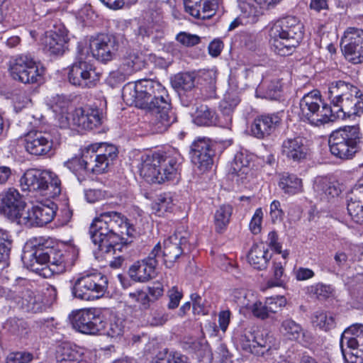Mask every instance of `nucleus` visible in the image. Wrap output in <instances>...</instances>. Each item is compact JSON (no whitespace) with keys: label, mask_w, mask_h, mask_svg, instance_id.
Masks as SVG:
<instances>
[{"label":"nucleus","mask_w":363,"mask_h":363,"mask_svg":"<svg viewBox=\"0 0 363 363\" xmlns=\"http://www.w3.org/2000/svg\"><path fill=\"white\" fill-rule=\"evenodd\" d=\"M57 206L51 201L48 203H40L24 212L20 219V225L27 227L43 226L50 223L56 214Z\"/></svg>","instance_id":"412c9836"},{"label":"nucleus","mask_w":363,"mask_h":363,"mask_svg":"<svg viewBox=\"0 0 363 363\" xmlns=\"http://www.w3.org/2000/svg\"><path fill=\"white\" fill-rule=\"evenodd\" d=\"M162 2L159 1H150L148 6V10L145 13V18L147 21H151L154 23H159L162 19Z\"/></svg>","instance_id":"de8ad7c7"},{"label":"nucleus","mask_w":363,"mask_h":363,"mask_svg":"<svg viewBox=\"0 0 363 363\" xmlns=\"http://www.w3.org/2000/svg\"><path fill=\"white\" fill-rule=\"evenodd\" d=\"M78 51L79 49H84L86 58L91 55L101 62H107L113 58V42L108 35L101 33L95 36H91L89 40V46H82L78 45Z\"/></svg>","instance_id":"aec40b11"},{"label":"nucleus","mask_w":363,"mask_h":363,"mask_svg":"<svg viewBox=\"0 0 363 363\" xmlns=\"http://www.w3.org/2000/svg\"><path fill=\"white\" fill-rule=\"evenodd\" d=\"M60 33L57 31H50L43 40L44 49L50 55H62L67 49V36L65 31L59 30Z\"/></svg>","instance_id":"7c9ffc66"},{"label":"nucleus","mask_w":363,"mask_h":363,"mask_svg":"<svg viewBox=\"0 0 363 363\" xmlns=\"http://www.w3.org/2000/svg\"><path fill=\"white\" fill-rule=\"evenodd\" d=\"M69 319L72 328L83 334L94 335L105 328L99 311L94 308L72 311Z\"/></svg>","instance_id":"2eb2a0df"},{"label":"nucleus","mask_w":363,"mask_h":363,"mask_svg":"<svg viewBox=\"0 0 363 363\" xmlns=\"http://www.w3.org/2000/svg\"><path fill=\"white\" fill-rule=\"evenodd\" d=\"M253 315L260 319H266L269 316V313L266 307V303L260 301L255 302L252 308Z\"/></svg>","instance_id":"0e129e2a"},{"label":"nucleus","mask_w":363,"mask_h":363,"mask_svg":"<svg viewBox=\"0 0 363 363\" xmlns=\"http://www.w3.org/2000/svg\"><path fill=\"white\" fill-rule=\"evenodd\" d=\"M18 305L27 312L38 313L45 309L41 296L27 288H22Z\"/></svg>","instance_id":"2f4dec72"},{"label":"nucleus","mask_w":363,"mask_h":363,"mask_svg":"<svg viewBox=\"0 0 363 363\" xmlns=\"http://www.w3.org/2000/svg\"><path fill=\"white\" fill-rule=\"evenodd\" d=\"M273 277L268 281L270 287L281 286L284 283V267L281 262H274L272 266Z\"/></svg>","instance_id":"8fccbe9b"},{"label":"nucleus","mask_w":363,"mask_h":363,"mask_svg":"<svg viewBox=\"0 0 363 363\" xmlns=\"http://www.w3.org/2000/svg\"><path fill=\"white\" fill-rule=\"evenodd\" d=\"M335 264L333 265L334 272H340L350 266L347 255L342 251H337L334 255Z\"/></svg>","instance_id":"864d4df0"},{"label":"nucleus","mask_w":363,"mask_h":363,"mask_svg":"<svg viewBox=\"0 0 363 363\" xmlns=\"http://www.w3.org/2000/svg\"><path fill=\"white\" fill-rule=\"evenodd\" d=\"M111 211L101 213L91 223L89 234L92 242L98 245L101 254L106 256L113 250V223Z\"/></svg>","instance_id":"ddd939ff"},{"label":"nucleus","mask_w":363,"mask_h":363,"mask_svg":"<svg viewBox=\"0 0 363 363\" xmlns=\"http://www.w3.org/2000/svg\"><path fill=\"white\" fill-rule=\"evenodd\" d=\"M340 348L345 363H362L363 361V325L355 324L342 333Z\"/></svg>","instance_id":"4468645a"},{"label":"nucleus","mask_w":363,"mask_h":363,"mask_svg":"<svg viewBox=\"0 0 363 363\" xmlns=\"http://www.w3.org/2000/svg\"><path fill=\"white\" fill-rule=\"evenodd\" d=\"M250 161L247 155L242 152H238L235 155L234 160L231 164L229 173L241 177L247 175L250 172Z\"/></svg>","instance_id":"a19ab883"},{"label":"nucleus","mask_w":363,"mask_h":363,"mask_svg":"<svg viewBox=\"0 0 363 363\" xmlns=\"http://www.w3.org/2000/svg\"><path fill=\"white\" fill-rule=\"evenodd\" d=\"M100 111L97 108L81 107L72 114V124L82 130H93L101 124Z\"/></svg>","instance_id":"a878e982"},{"label":"nucleus","mask_w":363,"mask_h":363,"mask_svg":"<svg viewBox=\"0 0 363 363\" xmlns=\"http://www.w3.org/2000/svg\"><path fill=\"white\" fill-rule=\"evenodd\" d=\"M281 0H238V7L244 14L257 21L260 13L259 8L269 9L278 4Z\"/></svg>","instance_id":"c85d7f7f"},{"label":"nucleus","mask_w":363,"mask_h":363,"mask_svg":"<svg viewBox=\"0 0 363 363\" xmlns=\"http://www.w3.org/2000/svg\"><path fill=\"white\" fill-rule=\"evenodd\" d=\"M304 26L297 17L286 16L276 21L269 31L272 50L281 56L291 55L302 41Z\"/></svg>","instance_id":"20e7f679"},{"label":"nucleus","mask_w":363,"mask_h":363,"mask_svg":"<svg viewBox=\"0 0 363 363\" xmlns=\"http://www.w3.org/2000/svg\"><path fill=\"white\" fill-rule=\"evenodd\" d=\"M156 267L143 260L135 263L129 269L130 277L136 281L145 282L155 277Z\"/></svg>","instance_id":"e433bc0d"},{"label":"nucleus","mask_w":363,"mask_h":363,"mask_svg":"<svg viewBox=\"0 0 363 363\" xmlns=\"http://www.w3.org/2000/svg\"><path fill=\"white\" fill-rule=\"evenodd\" d=\"M345 58L353 64L363 62V30L350 27L341 40Z\"/></svg>","instance_id":"a211bd4d"},{"label":"nucleus","mask_w":363,"mask_h":363,"mask_svg":"<svg viewBox=\"0 0 363 363\" xmlns=\"http://www.w3.org/2000/svg\"><path fill=\"white\" fill-rule=\"evenodd\" d=\"M34 359L33 354L26 351L10 353L6 357V363H29Z\"/></svg>","instance_id":"3c124183"},{"label":"nucleus","mask_w":363,"mask_h":363,"mask_svg":"<svg viewBox=\"0 0 363 363\" xmlns=\"http://www.w3.org/2000/svg\"><path fill=\"white\" fill-rule=\"evenodd\" d=\"M22 288V286H13L11 289L1 287L0 288V296L5 297L6 299L12 300L18 304V299L21 296Z\"/></svg>","instance_id":"13d9d810"},{"label":"nucleus","mask_w":363,"mask_h":363,"mask_svg":"<svg viewBox=\"0 0 363 363\" xmlns=\"http://www.w3.org/2000/svg\"><path fill=\"white\" fill-rule=\"evenodd\" d=\"M173 207L172 201L170 197L160 196L157 202L153 205V209L156 211L158 216H162L166 212L172 211Z\"/></svg>","instance_id":"603ef678"},{"label":"nucleus","mask_w":363,"mask_h":363,"mask_svg":"<svg viewBox=\"0 0 363 363\" xmlns=\"http://www.w3.org/2000/svg\"><path fill=\"white\" fill-rule=\"evenodd\" d=\"M274 338L267 332H262L260 334L257 333L256 335L252 333L245 334L242 338V341H245L244 348H251L255 347H267L269 349L273 342Z\"/></svg>","instance_id":"4c0bfd02"},{"label":"nucleus","mask_w":363,"mask_h":363,"mask_svg":"<svg viewBox=\"0 0 363 363\" xmlns=\"http://www.w3.org/2000/svg\"><path fill=\"white\" fill-rule=\"evenodd\" d=\"M279 330L281 334L288 340H297L302 335L304 345L312 342L311 335L304 333L301 325L291 318L284 320L281 323Z\"/></svg>","instance_id":"c756f323"},{"label":"nucleus","mask_w":363,"mask_h":363,"mask_svg":"<svg viewBox=\"0 0 363 363\" xmlns=\"http://www.w3.org/2000/svg\"><path fill=\"white\" fill-rule=\"evenodd\" d=\"M122 99L128 106L147 110L146 118L152 133H162L177 121L171 111L167 91L159 82L141 79L127 83Z\"/></svg>","instance_id":"f257e3e1"},{"label":"nucleus","mask_w":363,"mask_h":363,"mask_svg":"<svg viewBox=\"0 0 363 363\" xmlns=\"http://www.w3.org/2000/svg\"><path fill=\"white\" fill-rule=\"evenodd\" d=\"M281 118L278 114H267L257 116L251 126L252 135L262 139L270 135L279 126Z\"/></svg>","instance_id":"bb28decb"},{"label":"nucleus","mask_w":363,"mask_h":363,"mask_svg":"<svg viewBox=\"0 0 363 363\" xmlns=\"http://www.w3.org/2000/svg\"><path fill=\"white\" fill-rule=\"evenodd\" d=\"M279 189L289 196H293L303 191V182L296 174L283 172L279 174L278 182Z\"/></svg>","instance_id":"f704fd0d"},{"label":"nucleus","mask_w":363,"mask_h":363,"mask_svg":"<svg viewBox=\"0 0 363 363\" xmlns=\"http://www.w3.org/2000/svg\"><path fill=\"white\" fill-rule=\"evenodd\" d=\"M191 300L192 301L193 313L195 315H205L206 309L202 302V298L198 294H192L191 295Z\"/></svg>","instance_id":"680f3d73"},{"label":"nucleus","mask_w":363,"mask_h":363,"mask_svg":"<svg viewBox=\"0 0 363 363\" xmlns=\"http://www.w3.org/2000/svg\"><path fill=\"white\" fill-rule=\"evenodd\" d=\"M160 252L161 245L159 242L153 247L148 257L143 260L148 263L150 265L156 267L158 264L157 257L160 256Z\"/></svg>","instance_id":"774afa93"},{"label":"nucleus","mask_w":363,"mask_h":363,"mask_svg":"<svg viewBox=\"0 0 363 363\" xmlns=\"http://www.w3.org/2000/svg\"><path fill=\"white\" fill-rule=\"evenodd\" d=\"M78 352L68 346H59L56 350L57 363L77 362L79 363Z\"/></svg>","instance_id":"49530a36"},{"label":"nucleus","mask_w":363,"mask_h":363,"mask_svg":"<svg viewBox=\"0 0 363 363\" xmlns=\"http://www.w3.org/2000/svg\"><path fill=\"white\" fill-rule=\"evenodd\" d=\"M28 324L23 320L10 318L4 324V329L12 335L22 337L27 333Z\"/></svg>","instance_id":"37998d69"},{"label":"nucleus","mask_w":363,"mask_h":363,"mask_svg":"<svg viewBox=\"0 0 363 363\" xmlns=\"http://www.w3.org/2000/svg\"><path fill=\"white\" fill-rule=\"evenodd\" d=\"M107 286V277L100 272H94L78 278L72 288V294L74 298L92 301L101 298Z\"/></svg>","instance_id":"9b49d317"},{"label":"nucleus","mask_w":363,"mask_h":363,"mask_svg":"<svg viewBox=\"0 0 363 363\" xmlns=\"http://www.w3.org/2000/svg\"><path fill=\"white\" fill-rule=\"evenodd\" d=\"M135 233L132 220L121 213L115 211V252H122L133 242Z\"/></svg>","instance_id":"b1692460"},{"label":"nucleus","mask_w":363,"mask_h":363,"mask_svg":"<svg viewBox=\"0 0 363 363\" xmlns=\"http://www.w3.org/2000/svg\"><path fill=\"white\" fill-rule=\"evenodd\" d=\"M193 122L199 126H216L219 125L218 116L213 108L206 105L196 108L192 115Z\"/></svg>","instance_id":"c9c22d12"},{"label":"nucleus","mask_w":363,"mask_h":363,"mask_svg":"<svg viewBox=\"0 0 363 363\" xmlns=\"http://www.w3.org/2000/svg\"><path fill=\"white\" fill-rule=\"evenodd\" d=\"M294 275L296 280L306 281L313 278L315 272L309 268L300 267L294 271Z\"/></svg>","instance_id":"338daca9"},{"label":"nucleus","mask_w":363,"mask_h":363,"mask_svg":"<svg viewBox=\"0 0 363 363\" xmlns=\"http://www.w3.org/2000/svg\"><path fill=\"white\" fill-rule=\"evenodd\" d=\"M11 75L13 79L24 84L38 82L43 73L33 59L28 55L17 56L10 67Z\"/></svg>","instance_id":"dca6fc26"},{"label":"nucleus","mask_w":363,"mask_h":363,"mask_svg":"<svg viewBox=\"0 0 363 363\" xmlns=\"http://www.w3.org/2000/svg\"><path fill=\"white\" fill-rule=\"evenodd\" d=\"M280 154L289 162L298 164L304 162L308 155L306 139L301 136L285 138L280 146Z\"/></svg>","instance_id":"4be33fe9"},{"label":"nucleus","mask_w":363,"mask_h":363,"mask_svg":"<svg viewBox=\"0 0 363 363\" xmlns=\"http://www.w3.org/2000/svg\"><path fill=\"white\" fill-rule=\"evenodd\" d=\"M328 144L333 155L342 160H350L360 151L363 134L358 125H346L332 132Z\"/></svg>","instance_id":"0eeeda50"},{"label":"nucleus","mask_w":363,"mask_h":363,"mask_svg":"<svg viewBox=\"0 0 363 363\" xmlns=\"http://www.w3.org/2000/svg\"><path fill=\"white\" fill-rule=\"evenodd\" d=\"M266 307L270 313H276L285 306L286 300L282 296L269 297L265 301Z\"/></svg>","instance_id":"5fc2aeb1"},{"label":"nucleus","mask_w":363,"mask_h":363,"mask_svg":"<svg viewBox=\"0 0 363 363\" xmlns=\"http://www.w3.org/2000/svg\"><path fill=\"white\" fill-rule=\"evenodd\" d=\"M358 199H351L347 206V209L351 218L357 223L363 224V196L357 194Z\"/></svg>","instance_id":"c03bdc74"},{"label":"nucleus","mask_w":363,"mask_h":363,"mask_svg":"<svg viewBox=\"0 0 363 363\" xmlns=\"http://www.w3.org/2000/svg\"><path fill=\"white\" fill-rule=\"evenodd\" d=\"M11 248V240L6 230H0V262L9 259Z\"/></svg>","instance_id":"09e8293b"},{"label":"nucleus","mask_w":363,"mask_h":363,"mask_svg":"<svg viewBox=\"0 0 363 363\" xmlns=\"http://www.w3.org/2000/svg\"><path fill=\"white\" fill-rule=\"evenodd\" d=\"M26 203L20 193L14 189H9L0 195V211L13 222L20 225Z\"/></svg>","instance_id":"6ab92c4d"},{"label":"nucleus","mask_w":363,"mask_h":363,"mask_svg":"<svg viewBox=\"0 0 363 363\" xmlns=\"http://www.w3.org/2000/svg\"><path fill=\"white\" fill-rule=\"evenodd\" d=\"M262 90L261 97L269 100H278L282 92V85L280 79H276L272 80L268 84L263 83L259 86V91Z\"/></svg>","instance_id":"79ce46f5"},{"label":"nucleus","mask_w":363,"mask_h":363,"mask_svg":"<svg viewBox=\"0 0 363 363\" xmlns=\"http://www.w3.org/2000/svg\"><path fill=\"white\" fill-rule=\"evenodd\" d=\"M60 141L61 135L55 128L44 132L30 131L25 136V148L30 155L50 157Z\"/></svg>","instance_id":"f8f14e48"},{"label":"nucleus","mask_w":363,"mask_h":363,"mask_svg":"<svg viewBox=\"0 0 363 363\" xmlns=\"http://www.w3.org/2000/svg\"><path fill=\"white\" fill-rule=\"evenodd\" d=\"M272 258L267 248L263 244H255L247 255L248 263L255 269H266Z\"/></svg>","instance_id":"473e14b6"},{"label":"nucleus","mask_w":363,"mask_h":363,"mask_svg":"<svg viewBox=\"0 0 363 363\" xmlns=\"http://www.w3.org/2000/svg\"><path fill=\"white\" fill-rule=\"evenodd\" d=\"M313 323L320 329L325 331L335 326V319L330 313L323 311L315 312L313 317Z\"/></svg>","instance_id":"a18cd8bd"},{"label":"nucleus","mask_w":363,"mask_h":363,"mask_svg":"<svg viewBox=\"0 0 363 363\" xmlns=\"http://www.w3.org/2000/svg\"><path fill=\"white\" fill-rule=\"evenodd\" d=\"M176 39L182 45L186 47L194 46L200 43L199 36L194 34L187 33L185 32L179 33L177 35Z\"/></svg>","instance_id":"6e6d98bb"},{"label":"nucleus","mask_w":363,"mask_h":363,"mask_svg":"<svg viewBox=\"0 0 363 363\" xmlns=\"http://www.w3.org/2000/svg\"><path fill=\"white\" fill-rule=\"evenodd\" d=\"M240 100L235 92H228L220 102L219 108L223 116H226L225 125L231 124L232 115Z\"/></svg>","instance_id":"ea45409f"},{"label":"nucleus","mask_w":363,"mask_h":363,"mask_svg":"<svg viewBox=\"0 0 363 363\" xmlns=\"http://www.w3.org/2000/svg\"><path fill=\"white\" fill-rule=\"evenodd\" d=\"M163 260L167 268L173 267L174 262L185 253L189 241L181 233H175L164 241Z\"/></svg>","instance_id":"5701e85b"},{"label":"nucleus","mask_w":363,"mask_h":363,"mask_svg":"<svg viewBox=\"0 0 363 363\" xmlns=\"http://www.w3.org/2000/svg\"><path fill=\"white\" fill-rule=\"evenodd\" d=\"M231 297L233 301L240 308H247L249 301L247 299L246 291L243 289H235L232 292Z\"/></svg>","instance_id":"bf43d9fd"},{"label":"nucleus","mask_w":363,"mask_h":363,"mask_svg":"<svg viewBox=\"0 0 363 363\" xmlns=\"http://www.w3.org/2000/svg\"><path fill=\"white\" fill-rule=\"evenodd\" d=\"M222 0H184L187 13L197 19L206 20L212 18Z\"/></svg>","instance_id":"393cba45"},{"label":"nucleus","mask_w":363,"mask_h":363,"mask_svg":"<svg viewBox=\"0 0 363 363\" xmlns=\"http://www.w3.org/2000/svg\"><path fill=\"white\" fill-rule=\"evenodd\" d=\"M23 191L38 192L43 196L54 198L61 193V181L57 175L49 170L30 169L20 179Z\"/></svg>","instance_id":"6e6552de"},{"label":"nucleus","mask_w":363,"mask_h":363,"mask_svg":"<svg viewBox=\"0 0 363 363\" xmlns=\"http://www.w3.org/2000/svg\"><path fill=\"white\" fill-rule=\"evenodd\" d=\"M180 160V154L174 150L148 152L141 156L138 167L145 181L162 184L177 178Z\"/></svg>","instance_id":"7ed1b4c3"},{"label":"nucleus","mask_w":363,"mask_h":363,"mask_svg":"<svg viewBox=\"0 0 363 363\" xmlns=\"http://www.w3.org/2000/svg\"><path fill=\"white\" fill-rule=\"evenodd\" d=\"M313 190L320 200L337 196L340 189L326 177H317L313 182Z\"/></svg>","instance_id":"72a5a7b5"},{"label":"nucleus","mask_w":363,"mask_h":363,"mask_svg":"<svg viewBox=\"0 0 363 363\" xmlns=\"http://www.w3.org/2000/svg\"><path fill=\"white\" fill-rule=\"evenodd\" d=\"M215 145L208 138H199L191 145V162L201 172L211 168L215 156Z\"/></svg>","instance_id":"f3484780"},{"label":"nucleus","mask_w":363,"mask_h":363,"mask_svg":"<svg viewBox=\"0 0 363 363\" xmlns=\"http://www.w3.org/2000/svg\"><path fill=\"white\" fill-rule=\"evenodd\" d=\"M31 250L25 247L22 255L23 264L31 270H38L35 264H49L50 269L57 274L70 270L74 266L79 254V250L74 246L63 249L52 247V241L44 238H33L30 241Z\"/></svg>","instance_id":"f03ea898"},{"label":"nucleus","mask_w":363,"mask_h":363,"mask_svg":"<svg viewBox=\"0 0 363 363\" xmlns=\"http://www.w3.org/2000/svg\"><path fill=\"white\" fill-rule=\"evenodd\" d=\"M332 111L330 105L323 102L318 90L304 94L299 101V118L302 121L314 126L331 122Z\"/></svg>","instance_id":"1a4fd4ad"},{"label":"nucleus","mask_w":363,"mask_h":363,"mask_svg":"<svg viewBox=\"0 0 363 363\" xmlns=\"http://www.w3.org/2000/svg\"><path fill=\"white\" fill-rule=\"evenodd\" d=\"M168 296L169 298V302L168 303V308L169 309H174L179 306V302L183 296L182 292L179 291L178 288L173 286L168 291Z\"/></svg>","instance_id":"052dcab7"},{"label":"nucleus","mask_w":363,"mask_h":363,"mask_svg":"<svg viewBox=\"0 0 363 363\" xmlns=\"http://www.w3.org/2000/svg\"><path fill=\"white\" fill-rule=\"evenodd\" d=\"M311 292H313L318 297L326 298L332 293V289L329 285L318 283L310 287Z\"/></svg>","instance_id":"e2e57ef3"},{"label":"nucleus","mask_w":363,"mask_h":363,"mask_svg":"<svg viewBox=\"0 0 363 363\" xmlns=\"http://www.w3.org/2000/svg\"><path fill=\"white\" fill-rule=\"evenodd\" d=\"M195 75L194 73L182 72L174 75L171 79L172 87L180 94L181 100L183 104L189 106L194 104V99L191 98L189 101L185 102V98H188V94H181V91H190L194 88Z\"/></svg>","instance_id":"cd10ccee"},{"label":"nucleus","mask_w":363,"mask_h":363,"mask_svg":"<svg viewBox=\"0 0 363 363\" xmlns=\"http://www.w3.org/2000/svg\"><path fill=\"white\" fill-rule=\"evenodd\" d=\"M270 216L273 222L278 220H281L284 216V212L281 208L280 202L277 200L273 201L270 204Z\"/></svg>","instance_id":"69168bd1"},{"label":"nucleus","mask_w":363,"mask_h":363,"mask_svg":"<svg viewBox=\"0 0 363 363\" xmlns=\"http://www.w3.org/2000/svg\"><path fill=\"white\" fill-rule=\"evenodd\" d=\"M84 49L78 51V59L67 67V80L77 88L85 89L95 87L100 79V74L93 65L86 61Z\"/></svg>","instance_id":"9d476101"},{"label":"nucleus","mask_w":363,"mask_h":363,"mask_svg":"<svg viewBox=\"0 0 363 363\" xmlns=\"http://www.w3.org/2000/svg\"><path fill=\"white\" fill-rule=\"evenodd\" d=\"M233 206L230 204L219 206L214 213L213 221L217 233H223L228 227L233 213Z\"/></svg>","instance_id":"58836bf2"},{"label":"nucleus","mask_w":363,"mask_h":363,"mask_svg":"<svg viewBox=\"0 0 363 363\" xmlns=\"http://www.w3.org/2000/svg\"><path fill=\"white\" fill-rule=\"evenodd\" d=\"M263 218V212L261 208H257L250 223V231L256 235L260 233L262 229V222Z\"/></svg>","instance_id":"4d7b16f0"},{"label":"nucleus","mask_w":363,"mask_h":363,"mask_svg":"<svg viewBox=\"0 0 363 363\" xmlns=\"http://www.w3.org/2000/svg\"><path fill=\"white\" fill-rule=\"evenodd\" d=\"M357 87L343 81L332 82L328 91L331 122L345 120L363 113V101L357 96Z\"/></svg>","instance_id":"39448f33"},{"label":"nucleus","mask_w":363,"mask_h":363,"mask_svg":"<svg viewBox=\"0 0 363 363\" xmlns=\"http://www.w3.org/2000/svg\"><path fill=\"white\" fill-rule=\"evenodd\" d=\"M108 152L97 154L94 147L87 148L80 157H73L65 163L77 177L80 184L86 181L91 173L101 174L113 163L112 146Z\"/></svg>","instance_id":"423d86ee"}]
</instances>
